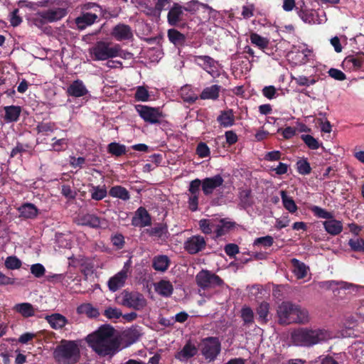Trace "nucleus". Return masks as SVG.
Instances as JSON below:
<instances>
[{
  "instance_id": "obj_1",
  "label": "nucleus",
  "mask_w": 364,
  "mask_h": 364,
  "mask_svg": "<svg viewBox=\"0 0 364 364\" xmlns=\"http://www.w3.org/2000/svg\"><path fill=\"white\" fill-rule=\"evenodd\" d=\"M114 329L109 325H103L97 331L87 336V342L98 355H112L119 348L120 342L114 337Z\"/></svg>"
},
{
  "instance_id": "obj_2",
  "label": "nucleus",
  "mask_w": 364,
  "mask_h": 364,
  "mask_svg": "<svg viewBox=\"0 0 364 364\" xmlns=\"http://www.w3.org/2000/svg\"><path fill=\"white\" fill-rule=\"evenodd\" d=\"M277 313L278 323L281 325L306 324L310 321L308 310L291 301H283L278 306Z\"/></svg>"
},
{
  "instance_id": "obj_3",
  "label": "nucleus",
  "mask_w": 364,
  "mask_h": 364,
  "mask_svg": "<svg viewBox=\"0 0 364 364\" xmlns=\"http://www.w3.org/2000/svg\"><path fill=\"white\" fill-rule=\"evenodd\" d=\"M331 338L330 333L321 328H299L291 335L294 345L304 347H311Z\"/></svg>"
},
{
  "instance_id": "obj_4",
  "label": "nucleus",
  "mask_w": 364,
  "mask_h": 364,
  "mask_svg": "<svg viewBox=\"0 0 364 364\" xmlns=\"http://www.w3.org/2000/svg\"><path fill=\"white\" fill-rule=\"evenodd\" d=\"M53 358L59 364L77 363L80 358V350L77 342L62 340L54 350Z\"/></svg>"
},
{
  "instance_id": "obj_5",
  "label": "nucleus",
  "mask_w": 364,
  "mask_h": 364,
  "mask_svg": "<svg viewBox=\"0 0 364 364\" xmlns=\"http://www.w3.org/2000/svg\"><path fill=\"white\" fill-rule=\"evenodd\" d=\"M119 51V45L110 46V43L100 41L94 46L90 48V54L93 60H106L110 58L118 57Z\"/></svg>"
},
{
  "instance_id": "obj_6",
  "label": "nucleus",
  "mask_w": 364,
  "mask_h": 364,
  "mask_svg": "<svg viewBox=\"0 0 364 364\" xmlns=\"http://www.w3.org/2000/svg\"><path fill=\"white\" fill-rule=\"evenodd\" d=\"M197 285L202 289L221 287L224 281L216 274L207 269H202L196 276Z\"/></svg>"
},
{
  "instance_id": "obj_7",
  "label": "nucleus",
  "mask_w": 364,
  "mask_h": 364,
  "mask_svg": "<svg viewBox=\"0 0 364 364\" xmlns=\"http://www.w3.org/2000/svg\"><path fill=\"white\" fill-rule=\"evenodd\" d=\"M200 348L205 360L213 361L220 353L221 343L218 338L209 336L202 339Z\"/></svg>"
},
{
  "instance_id": "obj_8",
  "label": "nucleus",
  "mask_w": 364,
  "mask_h": 364,
  "mask_svg": "<svg viewBox=\"0 0 364 364\" xmlns=\"http://www.w3.org/2000/svg\"><path fill=\"white\" fill-rule=\"evenodd\" d=\"M121 304L135 311L142 310L146 306V299L144 295L138 291H129L124 290L122 294Z\"/></svg>"
},
{
  "instance_id": "obj_9",
  "label": "nucleus",
  "mask_w": 364,
  "mask_h": 364,
  "mask_svg": "<svg viewBox=\"0 0 364 364\" xmlns=\"http://www.w3.org/2000/svg\"><path fill=\"white\" fill-rule=\"evenodd\" d=\"M53 4L58 6L57 8L49 9L38 13V15L43 16L49 23H53L61 20L68 14V9L63 7L66 2L63 0H55Z\"/></svg>"
},
{
  "instance_id": "obj_10",
  "label": "nucleus",
  "mask_w": 364,
  "mask_h": 364,
  "mask_svg": "<svg viewBox=\"0 0 364 364\" xmlns=\"http://www.w3.org/2000/svg\"><path fill=\"white\" fill-rule=\"evenodd\" d=\"M135 108L144 122L150 124H157L160 122L162 113L159 108L151 107L142 105H137L135 106Z\"/></svg>"
},
{
  "instance_id": "obj_11",
  "label": "nucleus",
  "mask_w": 364,
  "mask_h": 364,
  "mask_svg": "<svg viewBox=\"0 0 364 364\" xmlns=\"http://www.w3.org/2000/svg\"><path fill=\"white\" fill-rule=\"evenodd\" d=\"M129 268V262H127L123 268L119 272L109 278L107 282V286L111 291L115 292L124 285L128 277Z\"/></svg>"
},
{
  "instance_id": "obj_12",
  "label": "nucleus",
  "mask_w": 364,
  "mask_h": 364,
  "mask_svg": "<svg viewBox=\"0 0 364 364\" xmlns=\"http://www.w3.org/2000/svg\"><path fill=\"white\" fill-rule=\"evenodd\" d=\"M201 185L202 181L199 178H196L189 183L188 191L190 196L188 197V208L192 212H196L198 209V200Z\"/></svg>"
},
{
  "instance_id": "obj_13",
  "label": "nucleus",
  "mask_w": 364,
  "mask_h": 364,
  "mask_svg": "<svg viewBox=\"0 0 364 364\" xmlns=\"http://www.w3.org/2000/svg\"><path fill=\"white\" fill-rule=\"evenodd\" d=\"M201 190L205 196L212 195L215 190L223 186L224 179L220 174H216L212 177H206L201 180Z\"/></svg>"
},
{
  "instance_id": "obj_14",
  "label": "nucleus",
  "mask_w": 364,
  "mask_h": 364,
  "mask_svg": "<svg viewBox=\"0 0 364 364\" xmlns=\"http://www.w3.org/2000/svg\"><path fill=\"white\" fill-rule=\"evenodd\" d=\"M206 247L205 238L201 235H193L184 242V249L190 255H196Z\"/></svg>"
},
{
  "instance_id": "obj_15",
  "label": "nucleus",
  "mask_w": 364,
  "mask_h": 364,
  "mask_svg": "<svg viewBox=\"0 0 364 364\" xmlns=\"http://www.w3.org/2000/svg\"><path fill=\"white\" fill-rule=\"evenodd\" d=\"M78 220L80 225L92 228L106 229L108 227V222L105 218L98 217L94 214L83 215L79 218Z\"/></svg>"
},
{
  "instance_id": "obj_16",
  "label": "nucleus",
  "mask_w": 364,
  "mask_h": 364,
  "mask_svg": "<svg viewBox=\"0 0 364 364\" xmlns=\"http://www.w3.org/2000/svg\"><path fill=\"white\" fill-rule=\"evenodd\" d=\"M132 225L134 227L144 228L151 225V217L146 209L139 207L132 219Z\"/></svg>"
},
{
  "instance_id": "obj_17",
  "label": "nucleus",
  "mask_w": 364,
  "mask_h": 364,
  "mask_svg": "<svg viewBox=\"0 0 364 364\" xmlns=\"http://www.w3.org/2000/svg\"><path fill=\"white\" fill-rule=\"evenodd\" d=\"M98 15L96 13L82 12V14L75 19V23L77 29L82 31L95 23L98 21Z\"/></svg>"
},
{
  "instance_id": "obj_18",
  "label": "nucleus",
  "mask_w": 364,
  "mask_h": 364,
  "mask_svg": "<svg viewBox=\"0 0 364 364\" xmlns=\"http://www.w3.org/2000/svg\"><path fill=\"white\" fill-rule=\"evenodd\" d=\"M194 62L207 73L213 75L216 68V62L213 58L208 55H196L194 56Z\"/></svg>"
},
{
  "instance_id": "obj_19",
  "label": "nucleus",
  "mask_w": 364,
  "mask_h": 364,
  "mask_svg": "<svg viewBox=\"0 0 364 364\" xmlns=\"http://www.w3.org/2000/svg\"><path fill=\"white\" fill-rule=\"evenodd\" d=\"M197 353V347L188 340L183 348L175 355V358L180 361H186Z\"/></svg>"
},
{
  "instance_id": "obj_20",
  "label": "nucleus",
  "mask_w": 364,
  "mask_h": 364,
  "mask_svg": "<svg viewBox=\"0 0 364 364\" xmlns=\"http://www.w3.org/2000/svg\"><path fill=\"white\" fill-rule=\"evenodd\" d=\"M183 9L178 3H174L167 15V21L170 26H176L183 20Z\"/></svg>"
},
{
  "instance_id": "obj_21",
  "label": "nucleus",
  "mask_w": 364,
  "mask_h": 364,
  "mask_svg": "<svg viewBox=\"0 0 364 364\" xmlns=\"http://www.w3.org/2000/svg\"><path fill=\"white\" fill-rule=\"evenodd\" d=\"M364 62V53L362 51L357 52L355 55H350L345 58L343 64L348 67L349 69L353 70H360L363 68Z\"/></svg>"
},
{
  "instance_id": "obj_22",
  "label": "nucleus",
  "mask_w": 364,
  "mask_h": 364,
  "mask_svg": "<svg viewBox=\"0 0 364 364\" xmlns=\"http://www.w3.org/2000/svg\"><path fill=\"white\" fill-rule=\"evenodd\" d=\"M88 90L81 80H74L67 89L68 96L74 97H80L86 95Z\"/></svg>"
},
{
  "instance_id": "obj_23",
  "label": "nucleus",
  "mask_w": 364,
  "mask_h": 364,
  "mask_svg": "<svg viewBox=\"0 0 364 364\" xmlns=\"http://www.w3.org/2000/svg\"><path fill=\"white\" fill-rule=\"evenodd\" d=\"M323 225L325 230L331 235H338L343 231V223L341 220H336L333 218H330L328 220L323 222Z\"/></svg>"
},
{
  "instance_id": "obj_24",
  "label": "nucleus",
  "mask_w": 364,
  "mask_h": 364,
  "mask_svg": "<svg viewBox=\"0 0 364 364\" xmlns=\"http://www.w3.org/2000/svg\"><path fill=\"white\" fill-rule=\"evenodd\" d=\"M112 34L118 41L127 40L132 36L130 26L125 24H118L114 26Z\"/></svg>"
},
{
  "instance_id": "obj_25",
  "label": "nucleus",
  "mask_w": 364,
  "mask_h": 364,
  "mask_svg": "<svg viewBox=\"0 0 364 364\" xmlns=\"http://www.w3.org/2000/svg\"><path fill=\"white\" fill-rule=\"evenodd\" d=\"M4 109L5 112L4 121L6 122L11 123L18 121L21 113V107L20 106H6Z\"/></svg>"
},
{
  "instance_id": "obj_26",
  "label": "nucleus",
  "mask_w": 364,
  "mask_h": 364,
  "mask_svg": "<svg viewBox=\"0 0 364 364\" xmlns=\"http://www.w3.org/2000/svg\"><path fill=\"white\" fill-rule=\"evenodd\" d=\"M20 215L26 219H34L38 215V209L37 207L30 203H26L21 205L18 209Z\"/></svg>"
},
{
  "instance_id": "obj_27",
  "label": "nucleus",
  "mask_w": 364,
  "mask_h": 364,
  "mask_svg": "<svg viewBox=\"0 0 364 364\" xmlns=\"http://www.w3.org/2000/svg\"><path fill=\"white\" fill-rule=\"evenodd\" d=\"M155 291L164 297H169L173 291V286L168 280L161 279L155 284Z\"/></svg>"
},
{
  "instance_id": "obj_28",
  "label": "nucleus",
  "mask_w": 364,
  "mask_h": 364,
  "mask_svg": "<svg viewBox=\"0 0 364 364\" xmlns=\"http://www.w3.org/2000/svg\"><path fill=\"white\" fill-rule=\"evenodd\" d=\"M45 318L54 329L62 328L68 323V319L62 314L58 313L46 316Z\"/></svg>"
},
{
  "instance_id": "obj_29",
  "label": "nucleus",
  "mask_w": 364,
  "mask_h": 364,
  "mask_svg": "<svg viewBox=\"0 0 364 364\" xmlns=\"http://www.w3.org/2000/svg\"><path fill=\"white\" fill-rule=\"evenodd\" d=\"M171 261L166 255H157L155 256L152 260V267L158 272H166L169 265Z\"/></svg>"
},
{
  "instance_id": "obj_30",
  "label": "nucleus",
  "mask_w": 364,
  "mask_h": 364,
  "mask_svg": "<svg viewBox=\"0 0 364 364\" xmlns=\"http://www.w3.org/2000/svg\"><path fill=\"white\" fill-rule=\"evenodd\" d=\"M217 121L223 127H230L235 123V117L232 109L221 111Z\"/></svg>"
},
{
  "instance_id": "obj_31",
  "label": "nucleus",
  "mask_w": 364,
  "mask_h": 364,
  "mask_svg": "<svg viewBox=\"0 0 364 364\" xmlns=\"http://www.w3.org/2000/svg\"><path fill=\"white\" fill-rule=\"evenodd\" d=\"M235 225V222L228 221L225 218L220 220L215 227V237H220L226 235Z\"/></svg>"
},
{
  "instance_id": "obj_32",
  "label": "nucleus",
  "mask_w": 364,
  "mask_h": 364,
  "mask_svg": "<svg viewBox=\"0 0 364 364\" xmlns=\"http://www.w3.org/2000/svg\"><path fill=\"white\" fill-rule=\"evenodd\" d=\"M221 90V86L213 85L203 89L200 95L201 100H215L219 97V93Z\"/></svg>"
},
{
  "instance_id": "obj_33",
  "label": "nucleus",
  "mask_w": 364,
  "mask_h": 364,
  "mask_svg": "<svg viewBox=\"0 0 364 364\" xmlns=\"http://www.w3.org/2000/svg\"><path fill=\"white\" fill-rule=\"evenodd\" d=\"M269 309V304L266 301L261 302L256 309V313L258 316L257 320L261 324H266L269 321L268 318Z\"/></svg>"
},
{
  "instance_id": "obj_34",
  "label": "nucleus",
  "mask_w": 364,
  "mask_h": 364,
  "mask_svg": "<svg viewBox=\"0 0 364 364\" xmlns=\"http://www.w3.org/2000/svg\"><path fill=\"white\" fill-rule=\"evenodd\" d=\"M293 266V272L297 279H303L306 277L307 274L308 267L302 262H300L296 258H293L291 260Z\"/></svg>"
},
{
  "instance_id": "obj_35",
  "label": "nucleus",
  "mask_w": 364,
  "mask_h": 364,
  "mask_svg": "<svg viewBox=\"0 0 364 364\" xmlns=\"http://www.w3.org/2000/svg\"><path fill=\"white\" fill-rule=\"evenodd\" d=\"M77 311L80 314H85L89 318H97L100 316L98 309L94 307L91 304L87 303L79 306Z\"/></svg>"
},
{
  "instance_id": "obj_36",
  "label": "nucleus",
  "mask_w": 364,
  "mask_h": 364,
  "mask_svg": "<svg viewBox=\"0 0 364 364\" xmlns=\"http://www.w3.org/2000/svg\"><path fill=\"white\" fill-rule=\"evenodd\" d=\"M167 36L171 43L175 46H183L186 42V36L175 28L168 30Z\"/></svg>"
},
{
  "instance_id": "obj_37",
  "label": "nucleus",
  "mask_w": 364,
  "mask_h": 364,
  "mask_svg": "<svg viewBox=\"0 0 364 364\" xmlns=\"http://www.w3.org/2000/svg\"><path fill=\"white\" fill-rule=\"evenodd\" d=\"M14 310L21 314L23 317L28 318L35 315V309L30 303L17 304L14 306Z\"/></svg>"
},
{
  "instance_id": "obj_38",
  "label": "nucleus",
  "mask_w": 364,
  "mask_h": 364,
  "mask_svg": "<svg viewBox=\"0 0 364 364\" xmlns=\"http://www.w3.org/2000/svg\"><path fill=\"white\" fill-rule=\"evenodd\" d=\"M109 194L113 198H117L123 200H128L130 194L126 188L122 186H114L109 191Z\"/></svg>"
},
{
  "instance_id": "obj_39",
  "label": "nucleus",
  "mask_w": 364,
  "mask_h": 364,
  "mask_svg": "<svg viewBox=\"0 0 364 364\" xmlns=\"http://www.w3.org/2000/svg\"><path fill=\"white\" fill-rule=\"evenodd\" d=\"M250 39L252 44L262 50L264 52L269 44V40L268 38L262 37L257 33H251Z\"/></svg>"
},
{
  "instance_id": "obj_40",
  "label": "nucleus",
  "mask_w": 364,
  "mask_h": 364,
  "mask_svg": "<svg viewBox=\"0 0 364 364\" xmlns=\"http://www.w3.org/2000/svg\"><path fill=\"white\" fill-rule=\"evenodd\" d=\"M107 152L112 156L119 157L127 152V147L124 144L117 142H111L107 146Z\"/></svg>"
},
{
  "instance_id": "obj_41",
  "label": "nucleus",
  "mask_w": 364,
  "mask_h": 364,
  "mask_svg": "<svg viewBox=\"0 0 364 364\" xmlns=\"http://www.w3.org/2000/svg\"><path fill=\"white\" fill-rule=\"evenodd\" d=\"M281 198L284 208L289 213H294L297 210L298 207L294 200L291 197L287 196L286 191H281Z\"/></svg>"
},
{
  "instance_id": "obj_42",
  "label": "nucleus",
  "mask_w": 364,
  "mask_h": 364,
  "mask_svg": "<svg viewBox=\"0 0 364 364\" xmlns=\"http://www.w3.org/2000/svg\"><path fill=\"white\" fill-rule=\"evenodd\" d=\"M215 220L213 219H201L199 221L200 230L205 235H210L214 231L215 232Z\"/></svg>"
},
{
  "instance_id": "obj_43",
  "label": "nucleus",
  "mask_w": 364,
  "mask_h": 364,
  "mask_svg": "<svg viewBox=\"0 0 364 364\" xmlns=\"http://www.w3.org/2000/svg\"><path fill=\"white\" fill-rule=\"evenodd\" d=\"M141 336V333L137 326L132 327L124 333V336L129 345L136 342Z\"/></svg>"
},
{
  "instance_id": "obj_44",
  "label": "nucleus",
  "mask_w": 364,
  "mask_h": 364,
  "mask_svg": "<svg viewBox=\"0 0 364 364\" xmlns=\"http://www.w3.org/2000/svg\"><path fill=\"white\" fill-rule=\"evenodd\" d=\"M298 16L306 23H315V11L307 8L301 9L298 11Z\"/></svg>"
},
{
  "instance_id": "obj_45",
  "label": "nucleus",
  "mask_w": 364,
  "mask_h": 364,
  "mask_svg": "<svg viewBox=\"0 0 364 364\" xmlns=\"http://www.w3.org/2000/svg\"><path fill=\"white\" fill-rule=\"evenodd\" d=\"M309 209L314 213V216L318 218L326 219V220H328L330 218H333V214L331 212H329L319 206L311 205Z\"/></svg>"
},
{
  "instance_id": "obj_46",
  "label": "nucleus",
  "mask_w": 364,
  "mask_h": 364,
  "mask_svg": "<svg viewBox=\"0 0 364 364\" xmlns=\"http://www.w3.org/2000/svg\"><path fill=\"white\" fill-rule=\"evenodd\" d=\"M91 198L95 200H101L107 196V191L105 186H92Z\"/></svg>"
},
{
  "instance_id": "obj_47",
  "label": "nucleus",
  "mask_w": 364,
  "mask_h": 364,
  "mask_svg": "<svg viewBox=\"0 0 364 364\" xmlns=\"http://www.w3.org/2000/svg\"><path fill=\"white\" fill-rule=\"evenodd\" d=\"M296 170L301 175L305 176L311 173L312 168L306 158H303L297 161L296 164Z\"/></svg>"
},
{
  "instance_id": "obj_48",
  "label": "nucleus",
  "mask_w": 364,
  "mask_h": 364,
  "mask_svg": "<svg viewBox=\"0 0 364 364\" xmlns=\"http://www.w3.org/2000/svg\"><path fill=\"white\" fill-rule=\"evenodd\" d=\"M181 97L183 102L188 104H193L198 98V97L191 90H190L188 86L181 88Z\"/></svg>"
},
{
  "instance_id": "obj_49",
  "label": "nucleus",
  "mask_w": 364,
  "mask_h": 364,
  "mask_svg": "<svg viewBox=\"0 0 364 364\" xmlns=\"http://www.w3.org/2000/svg\"><path fill=\"white\" fill-rule=\"evenodd\" d=\"M348 245L350 250L356 252H364V239L358 237H353L348 240Z\"/></svg>"
},
{
  "instance_id": "obj_50",
  "label": "nucleus",
  "mask_w": 364,
  "mask_h": 364,
  "mask_svg": "<svg viewBox=\"0 0 364 364\" xmlns=\"http://www.w3.org/2000/svg\"><path fill=\"white\" fill-rule=\"evenodd\" d=\"M167 232V227L162 223H158L154 228L146 229V232L151 237H161Z\"/></svg>"
},
{
  "instance_id": "obj_51",
  "label": "nucleus",
  "mask_w": 364,
  "mask_h": 364,
  "mask_svg": "<svg viewBox=\"0 0 364 364\" xmlns=\"http://www.w3.org/2000/svg\"><path fill=\"white\" fill-rule=\"evenodd\" d=\"M36 129L38 133H43L44 134H48V132H53L55 129H57V127L55 125V123L52 122H41L37 124Z\"/></svg>"
},
{
  "instance_id": "obj_52",
  "label": "nucleus",
  "mask_w": 364,
  "mask_h": 364,
  "mask_svg": "<svg viewBox=\"0 0 364 364\" xmlns=\"http://www.w3.org/2000/svg\"><path fill=\"white\" fill-rule=\"evenodd\" d=\"M241 318L245 325H251L254 322V312L249 306H244L241 309Z\"/></svg>"
},
{
  "instance_id": "obj_53",
  "label": "nucleus",
  "mask_w": 364,
  "mask_h": 364,
  "mask_svg": "<svg viewBox=\"0 0 364 364\" xmlns=\"http://www.w3.org/2000/svg\"><path fill=\"white\" fill-rule=\"evenodd\" d=\"M292 79L293 80H294L297 85L306 87L312 85L318 81V79H316L314 77H308L306 76L301 75H298L296 77H294Z\"/></svg>"
},
{
  "instance_id": "obj_54",
  "label": "nucleus",
  "mask_w": 364,
  "mask_h": 364,
  "mask_svg": "<svg viewBox=\"0 0 364 364\" xmlns=\"http://www.w3.org/2000/svg\"><path fill=\"white\" fill-rule=\"evenodd\" d=\"M4 265L8 269L14 270L19 269L22 265V262L17 257L9 256L6 257Z\"/></svg>"
},
{
  "instance_id": "obj_55",
  "label": "nucleus",
  "mask_w": 364,
  "mask_h": 364,
  "mask_svg": "<svg viewBox=\"0 0 364 364\" xmlns=\"http://www.w3.org/2000/svg\"><path fill=\"white\" fill-rule=\"evenodd\" d=\"M301 139L306 145L311 149L316 150L319 148V143L316 139L309 134H302Z\"/></svg>"
},
{
  "instance_id": "obj_56",
  "label": "nucleus",
  "mask_w": 364,
  "mask_h": 364,
  "mask_svg": "<svg viewBox=\"0 0 364 364\" xmlns=\"http://www.w3.org/2000/svg\"><path fill=\"white\" fill-rule=\"evenodd\" d=\"M274 243V239L270 235H267L264 237H257L255 240L253 245L255 246L262 245L264 247H269Z\"/></svg>"
},
{
  "instance_id": "obj_57",
  "label": "nucleus",
  "mask_w": 364,
  "mask_h": 364,
  "mask_svg": "<svg viewBox=\"0 0 364 364\" xmlns=\"http://www.w3.org/2000/svg\"><path fill=\"white\" fill-rule=\"evenodd\" d=\"M149 94L148 90L143 86H139L134 94L136 101L146 102L149 100Z\"/></svg>"
},
{
  "instance_id": "obj_58",
  "label": "nucleus",
  "mask_w": 364,
  "mask_h": 364,
  "mask_svg": "<svg viewBox=\"0 0 364 364\" xmlns=\"http://www.w3.org/2000/svg\"><path fill=\"white\" fill-rule=\"evenodd\" d=\"M103 315L109 319H118L122 316V313L117 308L108 307L105 310Z\"/></svg>"
},
{
  "instance_id": "obj_59",
  "label": "nucleus",
  "mask_w": 364,
  "mask_h": 364,
  "mask_svg": "<svg viewBox=\"0 0 364 364\" xmlns=\"http://www.w3.org/2000/svg\"><path fill=\"white\" fill-rule=\"evenodd\" d=\"M196 154L198 155L199 157L205 158L208 157L210 155V151L205 143L200 142L196 148Z\"/></svg>"
},
{
  "instance_id": "obj_60",
  "label": "nucleus",
  "mask_w": 364,
  "mask_h": 364,
  "mask_svg": "<svg viewBox=\"0 0 364 364\" xmlns=\"http://www.w3.org/2000/svg\"><path fill=\"white\" fill-rule=\"evenodd\" d=\"M252 196V191L250 189H244L240 192L239 198L240 202L245 205L250 206L251 205L250 198Z\"/></svg>"
},
{
  "instance_id": "obj_61",
  "label": "nucleus",
  "mask_w": 364,
  "mask_h": 364,
  "mask_svg": "<svg viewBox=\"0 0 364 364\" xmlns=\"http://www.w3.org/2000/svg\"><path fill=\"white\" fill-rule=\"evenodd\" d=\"M31 272L37 278L42 277L46 272V269L43 264L36 263L31 267Z\"/></svg>"
},
{
  "instance_id": "obj_62",
  "label": "nucleus",
  "mask_w": 364,
  "mask_h": 364,
  "mask_svg": "<svg viewBox=\"0 0 364 364\" xmlns=\"http://www.w3.org/2000/svg\"><path fill=\"white\" fill-rule=\"evenodd\" d=\"M61 194L68 200L75 198L76 192L74 191L70 185L64 184L61 188Z\"/></svg>"
},
{
  "instance_id": "obj_63",
  "label": "nucleus",
  "mask_w": 364,
  "mask_h": 364,
  "mask_svg": "<svg viewBox=\"0 0 364 364\" xmlns=\"http://www.w3.org/2000/svg\"><path fill=\"white\" fill-rule=\"evenodd\" d=\"M224 251L230 257H235L239 253V247L236 244L229 243L225 246Z\"/></svg>"
},
{
  "instance_id": "obj_64",
  "label": "nucleus",
  "mask_w": 364,
  "mask_h": 364,
  "mask_svg": "<svg viewBox=\"0 0 364 364\" xmlns=\"http://www.w3.org/2000/svg\"><path fill=\"white\" fill-rule=\"evenodd\" d=\"M328 73L330 77H331L332 78H333L336 80L343 81L346 79V74L343 72H342L341 70L336 69V68L329 69V70L328 71Z\"/></svg>"
}]
</instances>
